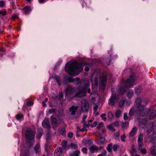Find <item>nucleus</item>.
Listing matches in <instances>:
<instances>
[{
    "mask_svg": "<svg viewBox=\"0 0 156 156\" xmlns=\"http://www.w3.org/2000/svg\"><path fill=\"white\" fill-rule=\"evenodd\" d=\"M87 63L82 62L80 63L74 62L69 64L68 62L65 67V71L67 72L70 76L77 75L83 70V66L87 65Z\"/></svg>",
    "mask_w": 156,
    "mask_h": 156,
    "instance_id": "f257e3e1",
    "label": "nucleus"
},
{
    "mask_svg": "<svg viewBox=\"0 0 156 156\" xmlns=\"http://www.w3.org/2000/svg\"><path fill=\"white\" fill-rule=\"evenodd\" d=\"M135 78V74L132 73L129 78L126 81H123L121 82L120 88L118 89L119 92L121 94L125 93L127 87H130L134 84Z\"/></svg>",
    "mask_w": 156,
    "mask_h": 156,
    "instance_id": "f03ea898",
    "label": "nucleus"
},
{
    "mask_svg": "<svg viewBox=\"0 0 156 156\" xmlns=\"http://www.w3.org/2000/svg\"><path fill=\"white\" fill-rule=\"evenodd\" d=\"M135 106L137 108L136 112H141L145 105L143 104V99L139 97L136 98L135 101Z\"/></svg>",
    "mask_w": 156,
    "mask_h": 156,
    "instance_id": "7ed1b4c3",
    "label": "nucleus"
},
{
    "mask_svg": "<svg viewBox=\"0 0 156 156\" xmlns=\"http://www.w3.org/2000/svg\"><path fill=\"white\" fill-rule=\"evenodd\" d=\"M35 132L31 129H27L26 133V137L27 140L34 139Z\"/></svg>",
    "mask_w": 156,
    "mask_h": 156,
    "instance_id": "20e7f679",
    "label": "nucleus"
},
{
    "mask_svg": "<svg viewBox=\"0 0 156 156\" xmlns=\"http://www.w3.org/2000/svg\"><path fill=\"white\" fill-rule=\"evenodd\" d=\"M81 108L83 112H87L88 111L89 104L86 100H82L81 101Z\"/></svg>",
    "mask_w": 156,
    "mask_h": 156,
    "instance_id": "39448f33",
    "label": "nucleus"
},
{
    "mask_svg": "<svg viewBox=\"0 0 156 156\" xmlns=\"http://www.w3.org/2000/svg\"><path fill=\"white\" fill-rule=\"evenodd\" d=\"M89 86L88 83H84V86L82 89V90H80V87L78 88L77 91L78 92L77 94V95L79 97L83 96L85 94V88L88 87Z\"/></svg>",
    "mask_w": 156,
    "mask_h": 156,
    "instance_id": "423d86ee",
    "label": "nucleus"
},
{
    "mask_svg": "<svg viewBox=\"0 0 156 156\" xmlns=\"http://www.w3.org/2000/svg\"><path fill=\"white\" fill-rule=\"evenodd\" d=\"M74 92V88L70 86H68L65 90V93L66 96L71 95Z\"/></svg>",
    "mask_w": 156,
    "mask_h": 156,
    "instance_id": "0eeeda50",
    "label": "nucleus"
},
{
    "mask_svg": "<svg viewBox=\"0 0 156 156\" xmlns=\"http://www.w3.org/2000/svg\"><path fill=\"white\" fill-rule=\"evenodd\" d=\"M107 73L106 72L104 73L102 76L100 85L103 87L105 86L107 79Z\"/></svg>",
    "mask_w": 156,
    "mask_h": 156,
    "instance_id": "6e6552de",
    "label": "nucleus"
},
{
    "mask_svg": "<svg viewBox=\"0 0 156 156\" xmlns=\"http://www.w3.org/2000/svg\"><path fill=\"white\" fill-rule=\"evenodd\" d=\"M154 126L155 127V126L154 125L153 123H151L148 125L145 129L146 133L147 135H148L151 133L154 129L153 127Z\"/></svg>",
    "mask_w": 156,
    "mask_h": 156,
    "instance_id": "1a4fd4ad",
    "label": "nucleus"
},
{
    "mask_svg": "<svg viewBox=\"0 0 156 156\" xmlns=\"http://www.w3.org/2000/svg\"><path fill=\"white\" fill-rule=\"evenodd\" d=\"M79 108L78 106H74L72 105L69 108V111L71 115H74L76 114V112Z\"/></svg>",
    "mask_w": 156,
    "mask_h": 156,
    "instance_id": "9d476101",
    "label": "nucleus"
},
{
    "mask_svg": "<svg viewBox=\"0 0 156 156\" xmlns=\"http://www.w3.org/2000/svg\"><path fill=\"white\" fill-rule=\"evenodd\" d=\"M91 126V124H90L89 123H88L85 125H83V127L82 129H80V128L79 126H77L76 128L77 130L76 131V133H77L80 132H83L84 131H87V129L86 128V127L89 126Z\"/></svg>",
    "mask_w": 156,
    "mask_h": 156,
    "instance_id": "9b49d317",
    "label": "nucleus"
},
{
    "mask_svg": "<svg viewBox=\"0 0 156 156\" xmlns=\"http://www.w3.org/2000/svg\"><path fill=\"white\" fill-rule=\"evenodd\" d=\"M150 109L149 108H146L145 109L143 108V110L141 111V112H140L139 111H137V112L144 116L147 115L148 114L149 112L150 111Z\"/></svg>",
    "mask_w": 156,
    "mask_h": 156,
    "instance_id": "f8f14e48",
    "label": "nucleus"
},
{
    "mask_svg": "<svg viewBox=\"0 0 156 156\" xmlns=\"http://www.w3.org/2000/svg\"><path fill=\"white\" fill-rule=\"evenodd\" d=\"M62 149L61 147H57L55 149L54 153L55 156H59L62 153Z\"/></svg>",
    "mask_w": 156,
    "mask_h": 156,
    "instance_id": "ddd939ff",
    "label": "nucleus"
},
{
    "mask_svg": "<svg viewBox=\"0 0 156 156\" xmlns=\"http://www.w3.org/2000/svg\"><path fill=\"white\" fill-rule=\"evenodd\" d=\"M116 97L115 95L112 96L109 99L108 104L109 105L113 106L116 100Z\"/></svg>",
    "mask_w": 156,
    "mask_h": 156,
    "instance_id": "4468645a",
    "label": "nucleus"
},
{
    "mask_svg": "<svg viewBox=\"0 0 156 156\" xmlns=\"http://www.w3.org/2000/svg\"><path fill=\"white\" fill-rule=\"evenodd\" d=\"M42 126L45 128L49 129L50 127L49 121L48 120H44L42 123Z\"/></svg>",
    "mask_w": 156,
    "mask_h": 156,
    "instance_id": "2eb2a0df",
    "label": "nucleus"
},
{
    "mask_svg": "<svg viewBox=\"0 0 156 156\" xmlns=\"http://www.w3.org/2000/svg\"><path fill=\"white\" fill-rule=\"evenodd\" d=\"M89 150L91 153H94L98 151V147L94 144L90 146Z\"/></svg>",
    "mask_w": 156,
    "mask_h": 156,
    "instance_id": "dca6fc26",
    "label": "nucleus"
},
{
    "mask_svg": "<svg viewBox=\"0 0 156 156\" xmlns=\"http://www.w3.org/2000/svg\"><path fill=\"white\" fill-rule=\"evenodd\" d=\"M127 103L128 101L125 98H122L119 102V106L120 108H122L125 103Z\"/></svg>",
    "mask_w": 156,
    "mask_h": 156,
    "instance_id": "f3484780",
    "label": "nucleus"
},
{
    "mask_svg": "<svg viewBox=\"0 0 156 156\" xmlns=\"http://www.w3.org/2000/svg\"><path fill=\"white\" fill-rule=\"evenodd\" d=\"M26 140V145L29 147H30L32 146L34 143L35 142L34 139V140Z\"/></svg>",
    "mask_w": 156,
    "mask_h": 156,
    "instance_id": "a211bd4d",
    "label": "nucleus"
},
{
    "mask_svg": "<svg viewBox=\"0 0 156 156\" xmlns=\"http://www.w3.org/2000/svg\"><path fill=\"white\" fill-rule=\"evenodd\" d=\"M51 120L52 125L54 126H56L57 125V121L56 119L53 116H51Z\"/></svg>",
    "mask_w": 156,
    "mask_h": 156,
    "instance_id": "6ab92c4d",
    "label": "nucleus"
},
{
    "mask_svg": "<svg viewBox=\"0 0 156 156\" xmlns=\"http://www.w3.org/2000/svg\"><path fill=\"white\" fill-rule=\"evenodd\" d=\"M92 85H93V88L94 87V88H95L96 90H97L98 85V78L96 77L94 80L92 82Z\"/></svg>",
    "mask_w": 156,
    "mask_h": 156,
    "instance_id": "aec40b11",
    "label": "nucleus"
},
{
    "mask_svg": "<svg viewBox=\"0 0 156 156\" xmlns=\"http://www.w3.org/2000/svg\"><path fill=\"white\" fill-rule=\"evenodd\" d=\"M133 94V91L131 89H129L127 91L126 96L129 98H131L132 97Z\"/></svg>",
    "mask_w": 156,
    "mask_h": 156,
    "instance_id": "412c9836",
    "label": "nucleus"
},
{
    "mask_svg": "<svg viewBox=\"0 0 156 156\" xmlns=\"http://www.w3.org/2000/svg\"><path fill=\"white\" fill-rule=\"evenodd\" d=\"M34 150L36 153H39L41 151V148L39 143H37L34 147Z\"/></svg>",
    "mask_w": 156,
    "mask_h": 156,
    "instance_id": "4be33fe9",
    "label": "nucleus"
},
{
    "mask_svg": "<svg viewBox=\"0 0 156 156\" xmlns=\"http://www.w3.org/2000/svg\"><path fill=\"white\" fill-rule=\"evenodd\" d=\"M156 116V111L153 110L149 116V119H153Z\"/></svg>",
    "mask_w": 156,
    "mask_h": 156,
    "instance_id": "5701e85b",
    "label": "nucleus"
},
{
    "mask_svg": "<svg viewBox=\"0 0 156 156\" xmlns=\"http://www.w3.org/2000/svg\"><path fill=\"white\" fill-rule=\"evenodd\" d=\"M135 145L134 144H133L131 146V150L130 151V152L131 154H133L135 153L136 152V149Z\"/></svg>",
    "mask_w": 156,
    "mask_h": 156,
    "instance_id": "b1692460",
    "label": "nucleus"
},
{
    "mask_svg": "<svg viewBox=\"0 0 156 156\" xmlns=\"http://www.w3.org/2000/svg\"><path fill=\"white\" fill-rule=\"evenodd\" d=\"M62 145L63 149L65 150H67L68 149L67 145V141L66 140H62Z\"/></svg>",
    "mask_w": 156,
    "mask_h": 156,
    "instance_id": "393cba45",
    "label": "nucleus"
},
{
    "mask_svg": "<svg viewBox=\"0 0 156 156\" xmlns=\"http://www.w3.org/2000/svg\"><path fill=\"white\" fill-rule=\"evenodd\" d=\"M151 152L152 154L154 156L156 155V147L154 146H152L151 148Z\"/></svg>",
    "mask_w": 156,
    "mask_h": 156,
    "instance_id": "a878e982",
    "label": "nucleus"
},
{
    "mask_svg": "<svg viewBox=\"0 0 156 156\" xmlns=\"http://www.w3.org/2000/svg\"><path fill=\"white\" fill-rule=\"evenodd\" d=\"M137 128L136 127L133 128L129 133V135L131 136H133L136 133L137 131Z\"/></svg>",
    "mask_w": 156,
    "mask_h": 156,
    "instance_id": "bb28decb",
    "label": "nucleus"
},
{
    "mask_svg": "<svg viewBox=\"0 0 156 156\" xmlns=\"http://www.w3.org/2000/svg\"><path fill=\"white\" fill-rule=\"evenodd\" d=\"M54 78L57 82L59 86L61 85V80L59 77L57 75H55L54 76Z\"/></svg>",
    "mask_w": 156,
    "mask_h": 156,
    "instance_id": "cd10ccee",
    "label": "nucleus"
},
{
    "mask_svg": "<svg viewBox=\"0 0 156 156\" xmlns=\"http://www.w3.org/2000/svg\"><path fill=\"white\" fill-rule=\"evenodd\" d=\"M59 133L62 135H65L66 131V129L64 127H62L60 128L59 129Z\"/></svg>",
    "mask_w": 156,
    "mask_h": 156,
    "instance_id": "c85d7f7f",
    "label": "nucleus"
},
{
    "mask_svg": "<svg viewBox=\"0 0 156 156\" xmlns=\"http://www.w3.org/2000/svg\"><path fill=\"white\" fill-rule=\"evenodd\" d=\"M112 143L109 144L108 145L106 149L109 153H111L112 151Z\"/></svg>",
    "mask_w": 156,
    "mask_h": 156,
    "instance_id": "c756f323",
    "label": "nucleus"
},
{
    "mask_svg": "<svg viewBox=\"0 0 156 156\" xmlns=\"http://www.w3.org/2000/svg\"><path fill=\"white\" fill-rule=\"evenodd\" d=\"M141 91V87L140 86L136 87L135 88V92L138 94H140Z\"/></svg>",
    "mask_w": 156,
    "mask_h": 156,
    "instance_id": "7c9ffc66",
    "label": "nucleus"
},
{
    "mask_svg": "<svg viewBox=\"0 0 156 156\" xmlns=\"http://www.w3.org/2000/svg\"><path fill=\"white\" fill-rule=\"evenodd\" d=\"M105 141L104 138L100 137L98 140V143L100 144H103L105 143Z\"/></svg>",
    "mask_w": 156,
    "mask_h": 156,
    "instance_id": "2f4dec72",
    "label": "nucleus"
},
{
    "mask_svg": "<svg viewBox=\"0 0 156 156\" xmlns=\"http://www.w3.org/2000/svg\"><path fill=\"white\" fill-rule=\"evenodd\" d=\"M120 146L117 144H115L112 146V147L114 151H116L117 149L119 148Z\"/></svg>",
    "mask_w": 156,
    "mask_h": 156,
    "instance_id": "473e14b6",
    "label": "nucleus"
},
{
    "mask_svg": "<svg viewBox=\"0 0 156 156\" xmlns=\"http://www.w3.org/2000/svg\"><path fill=\"white\" fill-rule=\"evenodd\" d=\"M23 10L24 12L26 13L30 11V8L29 6H26L23 8Z\"/></svg>",
    "mask_w": 156,
    "mask_h": 156,
    "instance_id": "72a5a7b5",
    "label": "nucleus"
},
{
    "mask_svg": "<svg viewBox=\"0 0 156 156\" xmlns=\"http://www.w3.org/2000/svg\"><path fill=\"white\" fill-rule=\"evenodd\" d=\"M70 146L72 148L74 149H76L78 147V146L76 144H74L72 143L70 144Z\"/></svg>",
    "mask_w": 156,
    "mask_h": 156,
    "instance_id": "f704fd0d",
    "label": "nucleus"
},
{
    "mask_svg": "<svg viewBox=\"0 0 156 156\" xmlns=\"http://www.w3.org/2000/svg\"><path fill=\"white\" fill-rule=\"evenodd\" d=\"M80 154V150H77L76 151H73V154L74 156H79Z\"/></svg>",
    "mask_w": 156,
    "mask_h": 156,
    "instance_id": "c9c22d12",
    "label": "nucleus"
},
{
    "mask_svg": "<svg viewBox=\"0 0 156 156\" xmlns=\"http://www.w3.org/2000/svg\"><path fill=\"white\" fill-rule=\"evenodd\" d=\"M135 108L134 107L130 109V111H129V114L130 115H133V114L134 113V112H135Z\"/></svg>",
    "mask_w": 156,
    "mask_h": 156,
    "instance_id": "e433bc0d",
    "label": "nucleus"
},
{
    "mask_svg": "<svg viewBox=\"0 0 156 156\" xmlns=\"http://www.w3.org/2000/svg\"><path fill=\"white\" fill-rule=\"evenodd\" d=\"M87 116H86V115H84L83 117V121H82V122L83 125H86V124H87V123L85 121V119L87 118Z\"/></svg>",
    "mask_w": 156,
    "mask_h": 156,
    "instance_id": "4c0bfd02",
    "label": "nucleus"
},
{
    "mask_svg": "<svg viewBox=\"0 0 156 156\" xmlns=\"http://www.w3.org/2000/svg\"><path fill=\"white\" fill-rule=\"evenodd\" d=\"M108 119H112L114 117V115L111 112L108 113Z\"/></svg>",
    "mask_w": 156,
    "mask_h": 156,
    "instance_id": "58836bf2",
    "label": "nucleus"
},
{
    "mask_svg": "<svg viewBox=\"0 0 156 156\" xmlns=\"http://www.w3.org/2000/svg\"><path fill=\"white\" fill-rule=\"evenodd\" d=\"M122 113V112L119 110H117L115 113V116L117 117H119L121 115Z\"/></svg>",
    "mask_w": 156,
    "mask_h": 156,
    "instance_id": "ea45409f",
    "label": "nucleus"
},
{
    "mask_svg": "<svg viewBox=\"0 0 156 156\" xmlns=\"http://www.w3.org/2000/svg\"><path fill=\"white\" fill-rule=\"evenodd\" d=\"M108 128L112 131H115V129H114L113 127V124H111L109 125L108 126Z\"/></svg>",
    "mask_w": 156,
    "mask_h": 156,
    "instance_id": "a19ab883",
    "label": "nucleus"
},
{
    "mask_svg": "<svg viewBox=\"0 0 156 156\" xmlns=\"http://www.w3.org/2000/svg\"><path fill=\"white\" fill-rule=\"evenodd\" d=\"M143 138V135L142 134L140 133L138 136V141H142Z\"/></svg>",
    "mask_w": 156,
    "mask_h": 156,
    "instance_id": "79ce46f5",
    "label": "nucleus"
},
{
    "mask_svg": "<svg viewBox=\"0 0 156 156\" xmlns=\"http://www.w3.org/2000/svg\"><path fill=\"white\" fill-rule=\"evenodd\" d=\"M84 143H85L86 145H87V144L90 145L91 144V141L90 140H85Z\"/></svg>",
    "mask_w": 156,
    "mask_h": 156,
    "instance_id": "37998d69",
    "label": "nucleus"
},
{
    "mask_svg": "<svg viewBox=\"0 0 156 156\" xmlns=\"http://www.w3.org/2000/svg\"><path fill=\"white\" fill-rule=\"evenodd\" d=\"M126 136L125 134H123L122 136H121V140L123 142H124L125 140V139L126 138Z\"/></svg>",
    "mask_w": 156,
    "mask_h": 156,
    "instance_id": "c03bdc74",
    "label": "nucleus"
},
{
    "mask_svg": "<svg viewBox=\"0 0 156 156\" xmlns=\"http://www.w3.org/2000/svg\"><path fill=\"white\" fill-rule=\"evenodd\" d=\"M101 116L102 118V119L103 120H104V121H106V118L105 117V116H106V114L104 113L102 114L101 115Z\"/></svg>",
    "mask_w": 156,
    "mask_h": 156,
    "instance_id": "a18cd8bd",
    "label": "nucleus"
},
{
    "mask_svg": "<svg viewBox=\"0 0 156 156\" xmlns=\"http://www.w3.org/2000/svg\"><path fill=\"white\" fill-rule=\"evenodd\" d=\"M87 149L86 147L83 148L82 149V152L86 154H87Z\"/></svg>",
    "mask_w": 156,
    "mask_h": 156,
    "instance_id": "49530a36",
    "label": "nucleus"
},
{
    "mask_svg": "<svg viewBox=\"0 0 156 156\" xmlns=\"http://www.w3.org/2000/svg\"><path fill=\"white\" fill-rule=\"evenodd\" d=\"M5 5V2L2 0L0 1V7H3Z\"/></svg>",
    "mask_w": 156,
    "mask_h": 156,
    "instance_id": "de8ad7c7",
    "label": "nucleus"
},
{
    "mask_svg": "<svg viewBox=\"0 0 156 156\" xmlns=\"http://www.w3.org/2000/svg\"><path fill=\"white\" fill-rule=\"evenodd\" d=\"M0 14L2 15L3 16H5L6 14V11L4 10L3 11L0 10Z\"/></svg>",
    "mask_w": 156,
    "mask_h": 156,
    "instance_id": "09e8293b",
    "label": "nucleus"
},
{
    "mask_svg": "<svg viewBox=\"0 0 156 156\" xmlns=\"http://www.w3.org/2000/svg\"><path fill=\"white\" fill-rule=\"evenodd\" d=\"M115 136L116 139H118L119 138V132H117L115 133Z\"/></svg>",
    "mask_w": 156,
    "mask_h": 156,
    "instance_id": "8fccbe9b",
    "label": "nucleus"
},
{
    "mask_svg": "<svg viewBox=\"0 0 156 156\" xmlns=\"http://www.w3.org/2000/svg\"><path fill=\"white\" fill-rule=\"evenodd\" d=\"M68 80L70 82H73L75 81V79L71 77H68Z\"/></svg>",
    "mask_w": 156,
    "mask_h": 156,
    "instance_id": "3c124183",
    "label": "nucleus"
},
{
    "mask_svg": "<svg viewBox=\"0 0 156 156\" xmlns=\"http://www.w3.org/2000/svg\"><path fill=\"white\" fill-rule=\"evenodd\" d=\"M140 152L142 153H143V154H146L147 153V150L145 148H143V149H141L140 150Z\"/></svg>",
    "mask_w": 156,
    "mask_h": 156,
    "instance_id": "603ef678",
    "label": "nucleus"
},
{
    "mask_svg": "<svg viewBox=\"0 0 156 156\" xmlns=\"http://www.w3.org/2000/svg\"><path fill=\"white\" fill-rule=\"evenodd\" d=\"M98 106L97 105H95L93 108V110L94 112H96L98 108Z\"/></svg>",
    "mask_w": 156,
    "mask_h": 156,
    "instance_id": "864d4df0",
    "label": "nucleus"
},
{
    "mask_svg": "<svg viewBox=\"0 0 156 156\" xmlns=\"http://www.w3.org/2000/svg\"><path fill=\"white\" fill-rule=\"evenodd\" d=\"M55 108L50 109L49 110V112L50 114L53 113L55 112Z\"/></svg>",
    "mask_w": 156,
    "mask_h": 156,
    "instance_id": "5fc2aeb1",
    "label": "nucleus"
},
{
    "mask_svg": "<svg viewBox=\"0 0 156 156\" xmlns=\"http://www.w3.org/2000/svg\"><path fill=\"white\" fill-rule=\"evenodd\" d=\"M33 103L32 101H29L27 102L26 103V105L27 106H30L32 105H33Z\"/></svg>",
    "mask_w": 156,
    "mask_h": 156,
    "instance_id": "6e6d98bb",
    "label": "nucleus"
},
{
    "mask_svg": "<svg viewBox=\"0 0 156 156\" xmlns=\"http://www.w3.org/2000/svg\"><path fill=\"white\" fill-rule=\"evenodd\" d=\"M103 123L102 122L100 123H99L98 125V126H97V128H98V129H100V128H101L102 127H103Z\"/></svg>",
    "mask_w": 156,
    "mask_h": 156,
    "instance_id": "4d7b16f0",
    "label": "nucleus"
},
{
    "mask_svg": "<svg viewBox=\"0 0 156 156\" xmlns=\"http://www.w3.org/2000/svg\"><path fill=\"white\" fill-rule=\"evenodd\" d=\"M138 146L140 148L143 145V143L142 141H138Z\"/></svg>",
    "mask_w": 156,
    "mask_h": 156,
    "instance_id": "13d9d810",
    "label": "nucleus"
},
{
    "mask_svg": "<svg viewBox=\"0 0 156 156\" xmlns=\"http://www.w3.org/2000/svg\"><path fill=\"white\" fill-rule=\"evenodd\" d=\"M63 97V94L62 93H60L58 96V99H61Z\"/></svg>",
    "mask_w": 156,
    "mask_h": 156,
    "instance_id": "bf43d9fd",
    "label": "nucleus"
},
{
    "mask_svg": "<svg viewBox=\"0 0 156 156\" xmlns=\"http://www.w3.org/2000/svg\"><path fill=\"white\" fill-rule=\"evenodd\" d=\"M113 124L114 126L117 127L119 126V122L118 121H116L113 123Z\"/></svg>",
    "mask_w": 156,
    "mask_h": 156,
    "instance_id": "052dcab7",
    "label": "nucleus"
},
{
    "mask_svg": "<svg viewBox=\"0 0 156 156\" xmlns=\"http://www.w3.org/2000/svg\"><path fill=\"white\" fill-rule=\"evenodd\" d=\"M38 132H39V134H43V131L41 128H38Z\"/></svg>",
    "mask_w": 156,
    "mask_h": 156,
    "instance_id": "680f3d73",
    "label": "nucleus"
},
{
    "mask_svg": "<svg viewBox=\"0 0 156 156\" xmlns=\"http://www.w3.org/2000/svg\"><path fill=\"white\" fill-rule=\"evenodd\" d=\"M124 120H126L128 118V117L127 116V113H125L124 115Z\"/></svg>",
    "mask_w": 156,
    "mask_h": 156,
    "instance_id": "e2e57ef3",
    "label": "nucleus"
},
{
    "mask_svg": "<svg viewBox=\"0 0 156 156\" xmlns=\"http://www.w3.org/2000/svg\"><path fill=\"white\" fill-rule=\"evenodd\" d=\"M73 133L72 132H69L68 134V136L69 137L71 138L73 137Z\"/></svg>",
    "mask_w": 156,
    "mask_h": 156,
    "instance_id": "0e129e2a",
    "label": "nucleus"
},
{
    "mask_svg": "<svg viewBox=\"0 0 156 156\" xmlns=\"http://www.w3.org/2000/svg\"><path fill=\"white\" fill-rule=\"evenodd\" d=\"M97 125V122L96 121L94 122L93 124L92 125H91V126H91L92 127H95Z\"/></svg>",
    "mask_w": 156,
    "mask_h": 156,
    "instance_id": "69168bd1",
    "label": "nucleus"
},
{
    "mask_svg": "<svg viewBox=\"0 0 156 156\" xmlns=\"http://www.w3.org/2000/svg\"><path fill=\"white\" fill-rule=\"evenodd\" d=\"M17 18L18 19L19 16H17L16 15H14L12 16V19L13 20H14L15 19Z\"/></svg>",
    "mask_w": 156,
    "mask_h": 156,
    "instance_id": "338daca9",
    "label": "nucleus"
},
{
    "mask_svg": "<svg viewBox=\"0 0 156 156\" xmlns=\"http://www.w3.org/2000/svg\"><path fill=\"white\" fill-rule=\"evenodd\" d=\"M107 153V151L106 150H104L103 151V152L101 154H103V156H104L106 155Z\"/></svg>",
    "mask_w": 156,
    "mask_h": 156,
    "instance_id": "774afa93",
    "label": "nucleus"
}]
</instances>
